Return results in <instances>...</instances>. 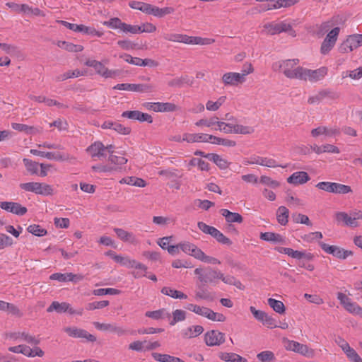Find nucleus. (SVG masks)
Returning a JSON list of instances; mask_svg holds the SVG:
<instances>
[{
	"label": "nucleus",
	"mask_w": 362,
	"mask_h": 362,
	"mask_svg": "<svg viewBox=\"0 0 362 362\" xmlns=\"http://www.w3.org/2000/svg\"><path fill=\"white\" fill-rule=\"evenodd\" d=\"M163 38L168 41L182 42L187 45H208L215 42V40L211 38L188 36L187 35L176 33H165L163 35Z\"/></svg>",
	"instance_id": "f257e3e1"
},
{
	"label": "nucleus",
	"mask_w": 362,
	"mask_h": 362,
	"mask_svg": "<svg viewBox=\"0 0 362 362\" xmlns=\"http://www.w3.org/2000/svg\"><path fill=\"white\" fill-rule=\"evenodd\" d=\"M299 63V59H287L276 62L274 65V67H278L279 69H281L284 74L288 78H296L298 79V76L300 74V69H301V66H297Z\"/></svg>",
	"instance_id": "f03ea898"
},
{
	"label": "nucleus",
	"mask_w": 362,
	"mask_h": 362,
	"mask_svg": "<svg viewBox=\"0 0 362 362\" xmlns=\"http://www.w3.org/2000/svg\"><path fill=\"white\" fill-rule=\"evenodd\" d=\"M197 226L204 233L211 235L219 243L226 245H232V241L215 227L209 226L202 221L198 222Z\"/></svg>",
	"instance_id": "7ed1b4c3"
},
{
	"label": "nucleus",
	"mask_w": 362,
	"mask_h": 362,
	"mask_svg": "<svg viewBox=\"0 0 362 362\" xmlns=\"http://www.w3.org/2000/svg\"><path fill=\"white\" fill-rule=\"evenodd\" d=\"M298 79L303 81L308 80L311 82H315L322 79L327 74V69L325 66L315 70L301 67Z\"/></svg>",
	"instance_id": "20e7f679"
},
{
	"label": "nucleus",
	"mask_w": 362,
	"mask_h": 362,
	"mask_svg": "<svg viewBox=\"0 0 362 362\" xmlns=\"http://www.w3.org/2000/svg\"><path fill=\"white\" fill-rule=\"evenodd\" d=\"M316 187L325 192L336 194H347L351 192L349 186L330 182H320L316 185Z\"/></svg>",
	"instance_id": "39448f33"
},
{
	"label": "nucleus",
	"mask_w": 362,
	"mask_h": 362,
	"mask_svg": "<svg viewBox=\"0 0 362 362\" xmlns=\"http://www.w3.org/2000/svg\"><path fill=\"white\" fill-rule=\"evenodd\" d=\"M319 245L325 252L332 255L334 257L339 259H345L349 256L353 255L352 251L344 250L336 245H329L323 242H320Z\"/></svg>",
	"instance_id": "423d86ee"
},
{
	"label": "nucleus",
	"mask_w": 362,
	"mask_h": 362,
	"mask_svg": "<svg viewBox=\"0 0 362 362\" xmlns=\"http://www.w3.org/2000/svg\"><path fill=\"white\" fill-rule=\"evenodd\" d=\"M54 310L58 313H69L71 315L76 314L79 315H81L83 312V308L76 310L71 308L69 303L66 302L59 303L58 301H53L47 309L48 313H51Z\"/></svg>",
	"instance_id": "0eeeda50"
},
{
	"label": "nucleus",
	"mask_w": 362,
	"mask_h": 362,
	"mask_svg": "<svg viewBox=\"0 0 362 362\" xmlns=\"http://www.w3.org/2000/svg\"><path fill=\"white\" fill-rule=\"evenodd\" d=\"M113 88L139 93H151L155 90V86L152 84L119 83Z\"/></svg>",
	"instance_id": "6e6552de"
},
{
	"label": "nucleus",
	"mask_w": 362,
	"mask_h": 362,
	"mask_svg": "<svg viewBox=\"0 0 362 362\" xmlns=\"http://www.w3.org/2000/svg\"><path fill=\"white\" fill-rule=\"evenodd\" d=\"M194 313L212 321L224 322L226 319L223 314L216 313L209 308L199 306L198 305H196Z\"/></svg>",
	"instance_id": "1a4fd4ad"
},
{
	"label": "nucleus",
	"mask_w": 362,
	"mask_h": 362,
	"mask_svg": "<svg viewBox=\"0 0 362 362\" xmlns=\"http://www.w3.org/2000/svg\"><path fill=\"white\" fill-rule=\"evenodd\" d=\"M264 28L267 30V33L270 35H275L281 32H288L291 35L296 36V32L292 29L290 24L285 23H267Z\"/></svg>",
	"instance_id": "9d476101"
},
{
	"label": "nucleus",
	"mask_w": 362,
	"mask_h": 362,
	"mask_svg": "<svg viewBox=\"0 0 362 362\" xmlns=\"http://www.w3.org/2000/svg\"><path fill=\"white\" fill-rule=\"evenodd\" d=\"M93 325L98 330L114 333L119 337L127 334V330L118 326L116 323H100L99 322H94Z\"/></svg>",
	"instance_id": "9b49d317"
},
{
	"label": "nucleus",
	"mask_w": 362,
	"mask_h": 362,
	"mask_svg": "<svg viewBox=\"0 0 362 362\" xmlns=\"http://www.w3.org/2000/svg\"><path fill=\"white\" fill-rule=\"evenodd\" d=\"M286 349L308 357H312L314 354L313 350L309 349L307 345L296 341L288 340Z\"/></svg>",
	"instance_id": "f8f14e48"
},
{
	"label": "nucleus",
	"mask_w": 362,
	"mask_h": 362,
	"mask_svg": "<svg viewBox=\"0 0 362 362\" xmlns=\"http://www.w3.org/2000/svg\"><path fill=\"white\" fill-rule=\"evenodd\" d=\"M64 331L70 337L75 338H84L88 341L94 342L96 337L89 334L86 330L78 328L76 327H66L64 328Z\"/></svg>",
	"instance_id": "ddd939ff"
},
{
	"label": "nucleus",
	"mask_w": 362,
	"mask_h": 362,
	"mask_svg": "<svg viewBox=\"0 0 362 362\" xmlns=\"http://www.w3.org/2000/svg\"><path fill=\"white\" fill-rule=\"evenodd\" d=\"M204 340L207 346H219L225 341V334L218 330H211L205 334Z\"/></svg>",
	"instance_id": "4468645a"
},
{
	"label": "nucleus",
	"mask_w": 362,
	"mask_h": 362,
	"mask_svg": "<svg viewBox=\"0 0 362 362\" xmlns=\"http://www.w3.org/2000/svg\"><path fill=\"white\" fill-rule=\"evenodd\" d=\"M276 250H277L280 253L286 254L297 259H304L310 261L313 260L314 258V255L312 253H306L303 251L293 250L292 248L290 247H278L276 248Z\"/></svg>",
	"instance_id": "2eb2a0df"
},
{
	"label": "nucleus",
	"mask_w": 362,
	"mask_h": 362,
	"mask_svg": "<svg viewBox=\"0 0 362 362\" xmlns=\"http://www.w3.org/2000/svg\"><path fill=\"white\" fill-rule=\"evenodd\" d=\"M341 133L340 129L337 127H327L325 126H319L311 130V136L317 137L320 135H325L328 137L339 136Z\"/></svg>",
	"instance_id": "dca6fc26"
},
{
	"label": "nucleus",
	"mask_w": 362,
	"mask_h": 362,
	"mask_svg": "<svg viewBox=\"0 0 362 362\" xmlns=\"http://www.w3.org/2000/svg\"><path fill=\"white\" fill-rule=\"evenodd\" d=\"M0 208L19 216H23L27 212L26 207L13 202H1Z\"/></svg>",
	"instance_id": "f3484780"
},
{
	"label": "nucleus",
	"mask_w": 362,
	"mask_h": 362,
	"mask_svg": "<svg viewBox=\"0 0 362 362\" xmlns=\"http://www.w3.org/2000/svg\"><path fill=\"white\" fill-rule=\"evenodd\" d=\"M122 117L134 120H138L139 122H147L148 123L153 122L151 115L139 110L124 111L122 112Z\"/></svg>",
	"instance_id": "a211bd4d"
},
{
	"label": "nucleus",
	"mask_w": 362,
	"mask_h": 362,
	"mask_svg": "<svg viewBox=\"0 0 362 362\" xmlns=\"http://www.w3.org/2000/svg\"><path fill=\"white\" fill-rule=\"evenodd\" d=\"M222 277V273L210 267L204 269V274L201 277V282L204 284H216V280Z\"/></svg>",
	"instance_id": "6ab92c4d"
},
{
	"label": "nucleus",
	"mask_w": 362,
	"mask_h": 362,
	"mask_svg": "<svg viewBox=\"0 0 362 362\" xmlns=\"http://www.w3.org/2000/svg\"><path fill=\"white\" fill-rule=\"evenodd\" d=\"M103 129H113L118 134L122 135H128L131 133V128L128 127H124L122 124L113 122L110 120L105 121L103 124L101 125Z\"/></svg>",
	"instance_id": "aec40b11"
},
{
	"label": "nucleus",
	"mask_w": 362,
	"mask_h": 362,
	"mask_svg": "<svg viewBox=\"0 0 362 362\" xmlns=\"http://www.w3.org/2000/svg\"><path fill=\"white\" fill-rule=\"evenodd\" d=\"M30 152L35 156L45 157L49 160H54L58 161L67 160L69 158V155H65L60 153L45 152L36 149H31Z\"/></svg>",
	"instance_id": "412c9836"
},
{
	"label": "nucleus",
	"mask_w": 362,
	"mask_h": 362,
	"mask_svg": "<svg viewBox=\"0 0 362 362\" xmlns=\"http://www.w3.org/2000/svg\"><path fill=\"white\" fill-rule=\"evenodd\" d=\"M222 81L225 86H236L245 81L238 72H228L223 75Z\"/></svg>",
	"instance_id": "4be33fe9"
},
{
	"label": "nucleus",
	"mask_w": 362,
	"mask_h": 362,
	"mask_svg": "<svg viewBox=\"0 0 362 362\" xmlns=\"http://www.w3.org/2000/svg\"><path fill=\"white\" fill-rule=\"evenodd\" d=\"M213 135L207 134H188L183 135L182 140L189 143L194 142H211Z\"/></svg>",
	"instance_id": "5701e85b"
},
{
	"label": "nucleus",
	"mask_w": 362,
	"mask_h": 362,
	"mask_svg": "<svg viewBox=\"0 0 362 362\" xmlns=\"http://www.w3.org/2000/svg\"><path fill=\"white\" fill-rule=\"evenodd\" d=\"M310 179L308 174L305 171H298L293 173L287 178V182L295 185H303Z\"/></svg>",
	"instance_id": "b1692460"
},
{
	"label": "nucleus",
	"mask_w": 362,
	"mask_h": 362,
	"mask_svg": "<svg viewBox=\"0 0 362 362\" xmlns=\"http://www.w3.org/2000/svg\"><path fill=\"white\" fill-rule=\"evenodd\" d=\"M335 218L338 222H343L344 225L349 227L356 228L359 226L358 222L354 221L351 213L349 215L346 212H337L335 214Z\"/></svg>",
	"instance_id": "393cba45"
},
{
	"label": "nucleus",
	"mask_w": 362,
	"mask_h": 362,
	"mask_svg": "<svg viewBox=\"0 0 362 362\" xmlns=\"http://www.w3.org/2000/svg\"><path fill=\"white\" fill-rule=\"evenodd\" d=\"M10 338L18 340V339H22L25 341H26L28 344L37 345L40 344V340L36 339L35 336L30 335L28 332H13L10 334Z\"/></svg>",
	"instance_id": "a878e982"
},
{
	"label": "nucleus",
	"mask_w": 362,
	"mask_h": 362,
	"mask_svg": "<svg viewBox=\"0 0 362 362\" xmlns=\"http://www.w3.org/2000/svg\"><path fill=\"white\" fill-rule=\"evenodd\" d=\"M87 152H88L90 156L98 158L105 157V146L100 141H95L90 146H88L86 149Z\"/></svg>",
	"instance_id": "bb28decb"
},
{
	"label": "nucleus",
	"mask_w": 362,
	"mask_h": 362,
	"mask_svg": "<svg viewBox=\"0 0 362 362\" xmlns=\"http://www.w3.org/2000/svg\"><path fill=\"white\" fill-rule=\"evenodd\" d=\"M95 70L98 74L105 78H115L119 74V71L110 70L100 62H97Z\"/></svg>",
	"instance_id": "cd10ccee"
},
{
	"label": "nucleus",
	"mask_w": 362,
	"mask_h": 362,
	"mask_svg": "<svg viewBox=\"0 0 362 362\" xmlns=\"http://www.w3.org/2000/svg\"><path fill=\"white\" fill-rule=\"evenodd\" d=\"M221 214L225 217L228 223H242L243 221V216L235 212H231L228 209H223L220 211Z\"/></svg>",
	"instance_id": "c85d7f7f"
},
{
	"label": "nucleus",
	"mask_w": 362,
	"mask_h": 362,
	"mask_svg": "<svg viewBox=\"0 0 362 362\" xmlns=\"http://www.w3.org/2000/svg\"><path fill=\"white\" fill-rule=\"evenodd\" d=\"M114 230L117 237L122 241L129 242L133 244L137 243V240L132 233L128 232L122 228H115Z\"/></svg>",
	"instance_id": "c756f323"
},
{
	"label": "nucleus",
	"mask_w": 362,
	"mask_h": 362,
	"mask_svg": "<svg viewBox=\"0 0 362 362\" xmlns=\"http://www.w3.org/2000/svg\"><path fill=\"white\" fill-rule=\"evenodd\" d=\"M206 158L212 160L221 169L225 170L228 168L229 163L221 156L216 153H208Z\"/></svg>",
	"instance_id": "7c9ffc66"
},
{
	"label": "nucleus",
	"mask_w": 362,
	"mask_h": 362,
	"mask_svg": "<svg viewBox=\"0 0 362 362\" xmlns=\"http://www.w3.org/2000/svg\"><path fill=\"white\" fill-rule=\"evenodd\" d=\"M289 211L288 209L284 206H281L276 211V219L279 224L286 226L288 221Z\"/></svg>",
	"instance_id": "2f4dec72"
},
{
	"label": "nucleus",
	"mask_w": 362,
	"mask_h": 362,
	"mask_svg": "<svg viewBox=\"0 0 362 362\" xmlns=\"http://www.w3.org/2000/svg\"><path fill=\"white\" fill-rule=\"evenodd\" d=\"M161 293L175 299H186L187 298L184 293L167 286L161 289Z\"/></svg>",
	"instance_id": "473e14b6"
},
{
	"label": "nucleus",
	"mask_w": 362,
	"mask_h": 362,
	"mask_svg": "<svg viewBox=\"0 0 362 362\" xmlns=\"http://www.w3.org/2000/svg\"><path fill=\"white\" fill-rule=\"evenodd\" d=\"M57 46L68 52H79L83 49V47L81 45H75L66 41H59Z\"/></svg>",
	"instance_id": "72a5a7b5"
},
{
	"label": "nucleus",
	"mask_w": 362,
	"mask_h": 362,
	"mask_svg": "<svg viewBox=\"0 0 362 362\" xmlns=\"http://www.w3.org/2000/svg\"><path fill=\"white\" fill-rule=\"evenodd\" d=\"M204 332V328L201 325H194L187 328L183 331L182 334L185 338H193L199 336Z\"/></svg>",
	"instance_id": "f704fd0d"
},
{
	"label": "nucleus",
	"mask_w": 362,
	"mask_h": 362,
	"mask_svg": "<svg viewBox=\"0 0 362 362\" xmlns=\"http://www.w3.org/2000/svg\"><path fill=\"white\" fill-rule=\"evenodd\" d=\"M152 357L159 362H185L178 357L172 356L168 354H162L156 352L152 353Z\"/></svg>",
	"instance_id": "c9c22d12"
},
{
	"label": "nucleus",
	"mask_w": 362,
	"mask_h": 362,
	"mask_svg": "<svg viewBox=\"0 0 362 362\" xmlns=\"http://www.w3.org/2000/svg\"><path fill=\"white\" fill-rule=\"evenodd\" d=\"M175 9L173 7L159 8L153 5L151 15H153L156 17L162 18L165 15L173 13Z\"/></svg>",
	"instance_id": "e433bc0d"
},
{
	"label": "nucleus",
	"mask_w": 362,
	"mask_h": 362,
	"mask_svg": "<svg viewBox=\"0 0 362 362\" xmlns=\"http://www.w3.org/2000/svg\"><path fill=\"white\" fill-rule=\"evenodd\" d=\"M260 238L264 241L274 243H284V238L278 233L265 232L260 234Z\"/></svg>",
	"instance_id": "4c0bfd02"
},
{
	"label": "nucleus",
	"mask_w": 362,
	"mask_h": 362,
	"mask_svg": "<svg viewBox=\"0 0 362 362\" xmlns=\"http://www.w3.org/2000/svg\"><path fill=\"white\" fill-rule=\"evenodd\" d=\"M220 358L228 362H247V359L235 353H221Z\"/></svg>",
	"instance_id": "58836bf2"
},
{
	"label": "nucleus",
	"mask_w": 362,
	"mask_h": 362,
	"mask_svg": "<svg viewBox=\"0 0 362 362\" xmlns=\"http://www.w3.org/2000/svg\"><path fill=\"white\" fill-rule=\"evenodd\" d=\"M177 110V106L171 103H156L154 105L155 112H174Z\"/></svg>",
	"instance_id": "ea45409f"
},
{
	"label": "nucleus",
	"mask_w": 362,
	"mask_h": 362,
	"mask_svg": "<svg viewBox=\"0 0 362 362\" xmlns=\"http://www.w3.org/2000/svg\"><path fill=\"white\" fill-rule=\"evenodd\" d=\"M269 305L277 313L284 314L286 311L284 304L280 301L274 298H269L267 300Z\"/></svg>",
	"instance_id": "a19ab883"
},
{
	"label": "nucleus",
	"mask_w": 362,
	"mask_h": 362,
	"mask_svg": "<svg viewBox=\"0 0 362 362\" xmlns=\"http://www.w3.org/2000/svg\"><path fill=\"white\" fill-rule=\"evenodd\" d=\"M254 132L255 129L252 127L233 124L232 134H251Z\"/></svg>",
	"instance_id": "79ce46f5"
},
{
	"label": "nucleus",
	"mask_w": 362,
	"mask_h": 362,
	"mask_svg": "<svg viewBox=\"0 0 362 362\" xmlns=\"http://www.w3.org/2000/svg\"><path fill=\"white\" fill-rule=\"evenodd\" d=\"M214 293H211L206 289L200 288L195 292L196 300H207L212 301L214 299Z\"/></svg>",
	"instance_id": "37998d69"
},
{
	"label": "nucleus",
	"mask_w": 362,
	"mask_h": 362,
	"mask_svg": "<svg viewBox=\"0 0 362 362\" xmlns=\"http://www.w3.org/2000/svg\"><path fill=\"white\" fill-rule=\"evenodd\" d=\"M220 279L222 280L225 284L233 285L240 290L244 288V286L241 282L233 276H224V274L222 273V277H220Z\"/></svg>",
	"instance_id": "c03bdc74"
},
{
	"label": "nucleus",
	"mask_w": 362,
	"mask_h": 362,
	"mask_svg": "<svg viewBox=\"0 0 362 362\" xmlns=\"http://www.w3.org/2000/svg\"><path fill=\"white\" fill-rule=\"evenodd\" d=\"M347 40L349 41L350 46L351 47V50L353 51L354 49L362 45V34L349 35L347 37Z\"/></svg>",
	"instance_id": "a18cd8bd"
},
{
	"label": "nucleus",
	"mask_w": 362,
	"mask_h": 362,
	"mask_svg": "<svg viewBox=\"0 0 362 362\" xmlns=\"http://www.w3.org/2000/svg\"><path fill=\"white\" fill-rule=\"evenodd\" d=\"M108 160L111 164L114 165L112 167H118L119 170L121 169V166L126 164L127 159L123 156H117L113 154H110L108 158Z\"/></svg>",
	"instance_id": "49530a36"
},
{
	"label": "nucleus",
	"mask_w": 362,
	"mask_h": 362,
	"mask_svg": "<svg viewBox=\"0 0 362 362\" xmlns=\"http://www.w3.org/2000/svg\"><path fill=\"white\" fill-rule=\"evenodd\" d=\"M28 231L33 235L38 237H42L47 235V231L46 229L42 228L40 226L37 224H33L28 227Z\"/></svg>",
	"instance_id": "de8ad7c7"
},
{
	"label": "nucleus",
	"mask_w": 362,
	"mask_h": 362,
	"mask_svg": "<svg viewBox=\"0 0 362 362\" xmlns=\"http://www.w3.org/2000/svg\"><path fill=\"white\" fill-rule=\"evenodd\" d=\"M211 144L222 145L224 146L233 147L236 145V142L233 140L228 139H222L216 136H212Z\"/></svg>",
	"instance_id": "09e8293b"
},
{
	"label": "nucleus",
	"mask_w": 362,
	"mask_h": 362,
	"mask_svg": "<svg viewBox=\"0 0 362 362\" xmlns=\"http://www.w3.org/2000/svg\"><path fill=\"white\" fill-rule=\"evenodd\" d=\"M291 218L293 222L296 223H302L305 224L307 226H312V223L310 222L308 216H307L306 215L298 213H293L291 216Z\"/></svg>",
	"instance_id": "8fccbe9b"
},
{
	"label": "nucleus",
	"mask_w": 362,
	"mask_h": 362,
	"mask_svg": "<svg viewBox=\"0 0 362 362\" xmlns=\"http://www.w3.org/2000/svg\"><path fill=\"white\" fill-rule=\"evenodd\" d=\"M39 186L37 194L43 196H51L54 194V189L51 185L39 182Z\"/></svg>",
	"instance_id": "3c124183"
},
{
	"label": "nucleus",
	"mask_w": 362,
	"mask_h": 362,
	"mask_svg": "<svg viewBox=\"0 0 362 362\" xmlns=\"http://www.w3.org/2000/svg\"><path fill=\"white\" fill-rule=\"evenodd\" d=\"M123 23H124L119 18L115 17L110 18L109 21H104L103 25L112 29H119L121 30Z\"/></svg>",
	"instance_id": "603ef678"
},
{
	"label": "nucleus",
	"mask_w": 362,
	"mask_h": 362,
	"mask_svg": "<svg viewBox=\"0 0 362 362\" xmlns=\"http://www.w3.org/2000/svg\"><path fill=\"white\" fill-rule=\"evenodd\" d=\"M186 318L185 311L177 309L173 312V320L170 322V325H175L177 322L183 321Z\"/></svg>",
	"instance_id": "864d4df0"
},
{
	"label": "nucleus",
	"mask_w": 362,
	"mask_h": 362,
	"mask_svg": "<svg viewBox=\"0 0 362 362\" xmlns=\"http://www.w3.org/2000/svg\"><path fill=\"white\" fill-rule=\"evenodd\" d=\"M189 79L187 76H182L179 78H175L168 81V84L170 87H181L185 83H189Z\"/></svg>",
	"instance_id": "5fc2aeb1"
},
{
	"label": "nucleus",
	"mask_w": 362,
	"mask_h": 362,
	"mask_svg": "<svg viewBox=\"0 0 362 362\" xmlns=\"http://www.w3.org/2000/svg\"><path fill=\"white\" fill-rule=\"evenodd\" d=\"M343 78L350 77L351 79H359L362 77V67H359L353 71H344L341 74Z\"/></svg>",
	"instance_id": "6e6d98bb"
},
{
	"label": "nucleus",
	"mask_w": 362,
	"mask_h": 362,
	"mask_svg": "<svg viewBox=\"0 0 362 362\" xmlns=\"http://www.w3.org/2000/svg\"><path fill=\"white\" fill-rule=\"evenodd\" d=\"M257 359L261 362H269L275 359L274 354L271 351H264L257 355Z\"/></svg>",
	"instance_id": "4d7b16f0"
},
{
	"label": "nucleus",
	"mask_w": 362,
	"mask_h": 362,
	"mask_svg": "<svg viewBox=\"0 0 362 362\" xmlns=\"http://www.w3.org/2000/svg\"><path fill=\"white\" fill-rule=\"evenodd\" d=\"M120 291L113 288H98L93 291V293L95 296H103V295H118L120 293Z\"/></svg>",
	"instance_id": "13d9d810"
},
{
	"label": "nucleus",
	"mask_w": 362,
	"mask_h": 362,
	"mask_svg": "<svg viewBox=\"0 0 362 362\" xmlns=\"http://www.w3.org/2000/svg\"><path fill=\"white\" fill-rule=\"evenodd\" d=\"M21 189L26 191V192H34L35 194L37 193V189H39V182H26V183H21L20 184Z\"/></svg>",
	"instance_id": "bf43d9fd"
},
{
	"label": "nucleus",
	"mask_w": 362,
	"mask_h": 362,
	"mask_svg": "<svg viewBox=\"0 0 362 362\" xmlns=\"http://www.w3.org/2000/svg\"><path fill=\"white\" fill-rule=\"evenodd\" d=\"M123 180L124 181V182H126L127 184H128L129 185L136 186V187H144L146 186V182L141 178H139V177H129L126 179H123Z\"/></svg>",
	"instance_id": "052dcab7"
},
{
	"label": "nucleus",
	"mask_w": 362,
	"mask_h": 362,
	"mask_svg": "<svg viewBox=\"0 0 362 362\" xmlns=\"http://www.w3.org/2000/svg\"><path fill=\"white\" fill-rule=\"evenodd\" d=\"M24 165L26 167L28 171L31 173L32 174H36L38 171V163L29 160L28 158H24L23 160Z\"/></svg>",
	"instance_id": "680f3d73"
},
{
	"label": "nucleus",
	"mask_w": 362,
	"mask_h": 362,
	"mask_svg": "<svg viewBox=\"0 0 362 362\" xmlns=\"http://www.w3.org/2000/svg\"><path fill=\"white\" fill-rule=\"evenodd\" d=\"M344 353L350 361L362 362V358L357 354V352L351 346Z\"/></svg>",
	"instance_id": "e2e57ef3"
},
{
	"label": "nucleus",
	"mask_w": 362,
	"mask_h": 362,
	"mask_svg": "<svg viewBox=\"0 0 362 362\" xmlns=\"http://www.w3.org/2000/svg\"><path fill=\"white\" fill-rule=\"evenodd\" d=\"M344 308L352 314L362 317V308L355 303L350 302Z\"/></svg>",
	"instance_id": "0e129e2a"
},
{
	"label": "nucleus",
	"mask_w": 362,
	"mask_h": 362,
	"mask_svg": "<svg viewBox=\"0 0 362 362\" xmlns=\"http://www.w3.org/2000/svg\"><path fill=\"white\" fill-rule=\"evenodd\" d=\"M108 305H109L108 300L95 301V302L88 303L86 305V309L88 310H93L95 309H101L105 307H107Z\"/></svg>",
	"instance_id": "69168bd1"
},
{
	"label": "nucleus",
	"mask_w": 362,
	"mask_h": 362,
	"mask_svg": "<svg viewBox=\"0 0 362 362\" xmlns=\"http://www.w3.org/2000/svg\"><path fill=\"white\" fill-rule=\"evenodd\" d=\"M82 75L81 71L78 69L74 70V71H69L57 77V81H62L66 80L68 78H74V77H78L79 76Z\"/></svg>",
	"instance_id": "338daca9"
},
{
	"label": "nucleus",
	"mask_w": 362,
	"mask_h": 362,
	"mask_svg": "<svg viewBox=\"0 0 362 362\" xmlns=\"http://www.w3.org/2000/svg\"><path fill=\"white\" fill-rule=\"evenodd\" d=\"M254 72V68L250 62H246L243 64L241 72L239 73L244 81H246V76Z\"/></svg>",
	"instance_id": "774afa93"
}]
</instances>
